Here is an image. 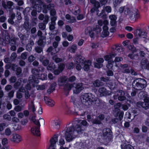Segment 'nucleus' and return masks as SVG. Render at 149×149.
<instances>
[{
	"label": "nucleus",
	"mask_w": 149,
	"mask_h": 149,
	"mask_svg": "<svg viewBox=\"0 0 149 149\" xmlns=\"http://www.w3.org/2000/svg\"><path fill=\"white\" fill-rule=\"evenodd\" d=\"M70 123L67 125L65 134L66 141H71L77 137L79 134L83 133L85 130L84 127L87 125L88 123L85 120H77L73 122L72 125Z\"/></svg>",
	"instance_id": "f257e3e1"
},
{
	"label": "nucleus",
	"mask_w": 149,
	"mask_h": 149,
	"mask_svg": "<svg viewBox=\"0 0 149 149\" xmlns=\"http://www.w3.org/2000/svg\"><path fill=\"white\" fill-rule=\"evenodd\" d=\"M45 68L42 66L40 65L38 68H33L32 70V73L33 74L31 75L29 78L30 83H33L37 84L39 82L38 79L44 80L47 79V75L45 74H40V72H43Z\"/></svg>",
	"instance_id": "f03ea898"
},
{
	"label": "nucleus",
	"mask_w": 149,
	"mask_h": 149,
	"mask_svg": "<svg viewBox=\"0 0 149 149\" xmlns=\"http://www.w3.org/2000/svg\"><path fill=\"white\" fill-rule=\"evenodd\" d=\"M81 101L82 103L86 106H90L91 105H98L99 100L98 98L91 93H85L81 97Z\"/></svg>",
	"instance_id": "7ed1b4c3"
},
{
	"label": "nucleus",
	"mask_w": 149,
	"mask_h": 149,
	"mask_svg": "<svg viewBox=\"0 0 149 149\" xmlns=\"http://www.w3.org/2000/svg\"><path fill=\"white\" fill-rule=\"evenodd\" d=\"M147 86V82L144 79L137 78L132 83V87L135 90H140L143 89Z\"/></svg>",
	"instance_id": "20e7f679"
},
{
	"label": "nucleus",
	"mask_w": 149,
	"mask_h": 149,
	"mask_svg": "<svg viewBox=\"0 0 149 149\" xmlns=\"http://www.w3.org/2000/svg\"><path fill=\"white\" fill-rule=\"evenodd\" d=\"M91 3L93 5V6L90 10V12L91 13H93L95 11L96 12L97 15L99 17H105V16L102 14L104 13V10H102L101 13H99V10L98 8L100 7V5L99 2L96 1V0H90Z\"/></svg>",
	"instance_id": "39448f33"
},
{
	"label": "nucleus",
	"mask_w": 149,
	"mask_h": 149,
	"mask_svg": "<svg viewBox=\"0 0 149 149\" xmlns=\"http://www.w3.org/2000/svg\"><path fill=\"white\" fill-rule=\"evenodd\" d=\"M116 95L113 96L114 99L118 98L119 101H123L126 99L125 93L124 91L122 90L117 91L116 92Z\"/></svg>",
	"instance_id": "423d86ee"
},
{
	"label": "nucleus",
	"mask_w": 149,
	"mask_h": 149,
	"mask_svg": "<svg viewBox=\"0 0 149 149\" xmlns=\"http://www.w3.org/2000/svg\"><path fill=\"white\" fill-rule=\"evenodd\" d=\"M144 99L143 102H139L137 103V106H141L145 109H147L149 108V97L146 98Z\"/></svg>",
	"instance_id": "0eeeda50"
},
{
	"label": "nucleus",
	"mask_w": 149,
	"mask_h": 149,
	"mask_svg": "<svg viewBox=\"0 0 149 149\" xmlns=\"http://www.w3.org/2000/svg\"><path fill=\"white\" fill-rule=\"evenodd\" d=\"M36 126H33L31 129V133L34 135L39 136L40 135V124L36 125Z\"/></svg>",
	"instance_id": "6e6552de"
},
{
	"label": "nucleus",
	"mask_w": 149,
	"mask_h": 149,
	"mask_svg": "<svg viewBox=\"0 0 149 149\" xmlns=\"http://www.w3.org/2000/svg\"><path fill=\"white\" fill-rule=\"evenodd\" d=\"M98 92L100 93L101 96L110 95L111 93V91H107L106 88L103 87L100 88L98 90Z\"/></svg>",
	"instance_id": "1a4fd4ad"
},
{
	"label": "nucleus",
	"mask_w": 149,
	"mask_h": 149,
	"mask_svg": "<svg viewBox=\"0 0 149 149\" xmlns=\"http://www.w3.org/2000/svg\"><path fill=\"white\" fill-rule=\"evenodd\" d=\"M141 66L143 69L149 70V61L147 59H142L140 62Z\"/></svg>",
	"instance_id": "9d476101"
},
{
	"label": "nucleus",
	"mask_w": 149,
	"mask_h": 149,
	"mask_svg": "<svg viewBox=\"0 0 149 149\" xmlns=\"http://www.w3.org/2000/svg\"><path fill=\"white\" fill-rule=\"evenodd\" d=\"M103 135L105 138L111 139L112 137V132L109 128L104 129L103 130Z\"/></svg>",
	"instance_id": "9b49d317"
},
{
	"label": "nucleus",
	"mask_w": 149,
	"mask_h": 149,
	"mask_svg": "<svg viewBox=\"0 0 149 149\" xmlns=\"http://www.w3.org/2000/svg\"><path fill=\"white\" fill-rule=\"evenodd\" d=\"M12 141L16 143H18L21 140V137L19 134H14L12 135V137L10 139Z\"/></svg>",
	"instance_id": "f8f14e48"
},
{
	"label": "nucleus",
	"mask_w": 149,
	"mask_h": 149,
	"mask_svg": "<svg viewBox=\"0 0 149 149\" xmlns=\"http://www.w3.org/2000/svg\"><path fill=\"white\" fill-rule=\"evenodd\" d=\"M147 32L143 29H137L135 32L134 35L136 37H140L141 36H145L147 34Z\"/></svg>",
	"instance_id": "ddd939ff"
},
{
	"label": "nucleus",
	"mask_w": 149,
	"mask_h": 149,
	"mask_svg": "<svg viewBox=\"0 0 149 149\" xmlns=\"http://www.w3.org/2000/svg\"><path fill=\"white\" fill-rule=\"evenodd\" d=\"M85 61L84 58L81 56L77 55L74 59V63L76 64H81L82 65Z\"/></svg>",
	"instance_id": "4468645a"
},
{
	"label": "nucleus",
	"mask_w": 149,
	"mask_h": 149,
	"mask_svg": "<svg viewBox=\"0 0 149 149\" xmlns=\"http://www.w3.org/2000/svg\"><path fill=\"white\" fill-rule=\"evenodd\" d=\"M84 88L82 87V84L78 83L75 85V89L73 91L74 93L76 94L79 93Z\"/></svg>",
	"instance_id": "2eb2a0df"
},
{
	"label": "nucleus",
	"mask_w": 149,
	"mask_h": 149,
	"mask_svg": "<svg viewBox=\"0 0 149 149\" xmlns=\"http://www.w3.org/2000/svg\"><path fill=\"white\" fill-rule=\"evenodd\" d=\"M109 18L110 19V24L112 26L115 27L116 26L117 19L116 16L113 15H111L109 16Z\"/></svg>",
	"instance_id": "dca6fc26"
},
{
	"label": "nucleus",
	"mask_w": 149,
	"mask_h": 149,
	"mask_svg": "<svg viewBox=\"0 0 149 149\" xmlns=\"http://www.w3.org/2000/svg\"><path fill=\"white\" fill-rule=\"evenodd\" d=\"M85 33L86 35L89 36L91 38L94 37V34L92 28L90 27H87L85 29Z\"/></svg>",
	"instance_id": "f3484780"
},
{
	"label": "nucleus",
	"mask_w": 149,
	"mask_h": 149,
	"mask_svg": "<svg viewBox=\"0 0 149 149\" xmlns=\"http://www.w3.org/2000/svg\"><path fill=\"white\" fill-rule=\"evenodd\" d=\"M133 15H134V17H133V15H131V17H129L130 19L132 21L135 22L140 17L139 13L137 11V10L134 11Z\"/></svg>",
	"instance_id": "a211bd4d"
},
{
	"label": "nucleus",
	"mask_w": 149,
	"mask_h": 149,
	"mask_svg": "<svg viewBox=\"0 0 149 149\" xmlns=\"http://www.w3.org/2000/svg\"><path fill=\"white\" fill-rule=\"evenodd\" d=\"M45 102L46 104L48 105L53 107L55 104L54 102L47 97L45 96L44 98Z\"/></svg>",
	"instance_id": "6ab92c4d"
},
{
	"label": "nucleus",
	"mask_w": 149,
	"mask_h": 149,
	"mask_svg": "<svg viewBox=\"0 0 149 149\" xmlns=\"http://www.w3.org/2000/svg\"><path fill=\"white\" fill-rule=\"evenodd\" d=\"M104 61V59L102 58H98L96 59V62L95 63V67L99 68L103 66L102 63Z\"/></svg>",
	"instance_id": "aec40b11"
},
{
	"label": "nucleus",
	"mask_w": 149,
	"mask_h": 149,
	"mask_svg": "<svg viewBox=\"0 0 149 149\" xmlns=\"http://www.w3.org/2000/svg\"><path fill=\"white\" fill-rule=\"evenodd\" d=\"M58 136L55 135L50 140V148L54 147L56 144V142L58 141Z\"/></svg>",
	"instance_id": "412c9836"
},
{
	"label": "nucleus",
	"mask_w": 149,
	"mask_h": 149,
	"mask_svg": "<svg viewBox=\"0 0 149 149\" xmlns=\"http://www.w3.org/2000/svg\"><path fill=\"white\" fill-rule=\"evenodd\" d=\"M91 61L88 60L87 61L86 60L84 62L83 64L81 65H84L83 68L84 70L88 71L89 69V66L91 65Z\"/></svg>",
	"instance_id": "4be33fe9"
},
{
	"label": "nucleus",
	"mask_w": 149,
	"mask_h": 149,
	"mask_svg": "<svg viewBox=\"0 0 149 149\" xmlns=\"http://www.w3.org/2000/svg\"><path fill=\"white\" fill-rule=\"evenodd\" d=\"M31 120L35 125L40 124V123L42 124H44V120L42 118H40L38 120H37L35 119V116H33Z\"/></svg>",
	"instance_id": "5701e85b"
},
{
	"label": "nucleus",
	"mask_w": 149,
	"mask_h": 149,
	"mask_svg": "<svg viewBox=\"0 0 149 149\" xmlns=\"http://www.w3.org/2000/svg\"><path fill=\"white\" fill-rule=\"evenodd\" d=\"M138 97L141 99L144 100L147 97H149L148 95L146 94V92L143 91H141L138 94Z\"/></svg>",
	"instance_id": "b1692460"
},
{
	"label": "nucleus",
	"mask_w": 149,
	"mask_h": 149,
	"mask_svg": "<svg viewBox=\"0 0 149 149\" xmlns=\"http://www.w3.org/2000/svg\"><path fill=\"white\" fill-rule=\"evenodd\" d=\"M125 9L124 10V13L126 15H128L129 17H131V15H133V13L134 11H132L131 10L127 7H125Z\"/></svg>",
	"instance_id": "393cba45"
},
{
	"label": "nucleus",
	"mask_w": 149,
	"mask_h": 149,
	"mask_svg": "<svg viewBox=\"0 0 149 149\" xmlns=\"http://www.w3.org/2000/svg\"><path fill=\"white\" fill-rule=\"evenodd\" d=\"M73 85L72 84L68 83L66 84L64 87V89L65 91H68L67 93L66 94L67 96L69 94V91L73 87Z\"/></svg>",
	"instance_id": "a878e982"
},
{
	"label": "nucleus",
	"mask_w": 149,
	"mask_h": 149,
	"mask_svg": "<svg viewBox=\"0 0 149 149\" xmlns=\"http://www.w3.org/2000/svg\"><path fill=\"white\" fill-rule=\"evenodd\" d=\"M67 80V78L65 77H61L59 79L58 81L60 86H63Z\"/></svg>",
	"instance_id": "bb28decb"
},
{
	"label": "nucleus",
	"mask_w": 149,
	"mask_h": 149,
	"mask_svg": "<svg viewBox=\"0 0 149 149\" xmlns=\"http://www.w3.org/2000/svg\"><path fill=\"white\" fill-rule=\"evenodd\" d=\"M19 40L17 37H13L9 40V43L10 45H15L16 44V41Z\"/></svg>",
	"instance_id": "cd10ccee"
},
{
	"label": "nucleus",
	"mask_w": 149,
	"mask_h": 149,
	"mask_svg": "<svg viewBox=\"0 0 149 149\" xmlns=\"http://www.w3.org/2000/svg\"><path fill=\"white\" fill-rule=\"evenodd\" d=\"M47 68V70H53L55 69L56 68L55 65L53 63H50L48 65Z\"/></svg>",
	"instance_id": "c85d7f7f"
},
{
	"label": "nucleus",
	"mask_w": 149,
	"mask_h": 149,
	"mask_svg": "<svg viewBox=\"0 0 149 149\" xmlns=\"http://www.w3.org/2000/svg\"><path fill=\"white\" fill-rule=\"evenodd\" d=\"M77 49V46L73 45L70 47H68L67 49V50L71 53H74Z\"/></svg>",
	"instance_id": "c756f323"
},
{
	"label": "nucleus",
	"mask_w": 149,
	"mask_h": 149,
	"mask_svg": "<svg viewBox=\"0 0 149 149\" xmlns=\"http://www.w3.org/2000/svg\"><path fill=\"white\" fill-rule=\"evenodd\" d=\"M43 47L37 46L35 47V51L38 53H40L43 51Z\"/></svg>",
	"instance_id": "7c9ffc66"
},
{
	"label": "nucleus",
	"mask_w": 149,
	"mask_h": 149,
	"mask_svg": "<svg viewBox=\"0 0 149 149\" xmlns=\"http://www.w3.org/2000/svg\"><path fill=\"white\" fill-rule=\"evenodd\" d=\"M131 113L133 116V118H134L135 116L138 114V110L136 108H133L131 111Z\"/></svg>",
	"instance_id": "2f4dec72"
},
{
	"label": "nucleus",
	"mask_w": 149,
	"mask_h": 149,
	"mask_svg": "<svg viewBox=\"0 0 149 149\" xmlns=\"http://www.w3.org/2000/svg\"><path fill=\"white\" fill-rule=\"evenodd\" d=\"M116 55L114 53L111 54L109 55H107L104 56V58L105 60L108 61L111 59L112 58L114 57Z\"/></svg>",
	"instance_id": "473e14b6"
},
{
	"label": "nucleus",
	"mask_w": 149,
	"mask_h": 149,
	"mask_svg": "<svg viewBox=\"0 0 149 149\" xmlns=\"http://www.w3.org/2000/svg\"><path fill=\"white\" fill-rule=\"evenodd\" d=\"M74 11L73 12V14L77 15L79 14L80 13V9L78 7H75L74 8Z\"/></svg>",
	"instance_id": "72a5a7b5"
},
{
	"label": "nucleus",
	"mask_w": 149,
	"mask_h": 149,
	"mask_svg": "<svg viewBox=\"0 0 149 149\" xmlns=\"http://www.w3.org/2000/svg\"><path fill=\"white\" fill-rule=\"evenodd\" d=\"M7 4L8 6L9 11H11L13 10V9L11 8V6L13 5V3L12 1H7Z\"/></svg>",
	"instance_id": "f704fd0d"
},
{
	"label": "nucleus",
	"mask_w": 149,
	"mask_h": 149,
	"mask_svg": "<svg viewBox=\"0 0 149 149\" xmlns=\"http://www.w3.org/2000/svg\"><path fill=\"white\" fill-rule=\"evenodd\" d=\"M114 61H108V64L107 65V67L109 69H111L113 67V64Z\"/></svg>",
	"instance_id": "c9c22d12"
},
{
	"label": "nucleus",
	"mask_w": 149,
	"mask_h": 149,
	"mask_svg": "<svg viewBox=\"0 0 149 149\" xmlns=\"http://www.w3.org/2000/svg\"><path fill=\"white\" fill-rule=\"evenodd\" d=\"M101 85L100 81L96 80L93 82V85L94 87H99Z\"/></svg>",
	"instance_id": "e433bc0d"
},
{
	"label": "nucleus",
	"mask_w": 149,
	"mask_h": 149,
	"mask_svg": "<svg viewBox=\"0 0 149 149\" xmlns=\"http://www.w3.org/2000/svg\"><path fill=\"white\" fill-rule=\"evenodd\" d=\"M38 26L40 29L44 30L45 29L46 24L43 22H41L39 23Z\"/></svg>",
	"instance_id": "4c0bfd02"
},
{
	"label": "nucleus",
	"mask_w": 149,
	"mask_h": 149,
	"mask_svg": "<svg viewBox=\"0 0 149 149\" xmlns=\"http://www.w3.org/2000/svg\"><path fill=\"white\" fill-rule=\"evenodd\" d=\"M21 79H18V81L14 85V86L15 88L17 89L18 88L19 86L21 84Z\"/></svg>",
	"instance_id": "58836bf2"
},
{
	"label": "nucleus",
	"mask_w": 149,
	"mask_h": 149,
	"mask_svg": "<svg viewBox=\"0 0 149 149\" xmlns=\"http://www.w3.org/2000/svg\"><path fill=\"white\" fill-rule=\"evenodd\" d=\"M103 10H104V12L105 11L108 13H110L111 11V7L109 6H104Z\"/></svg>",
	"instance_id": "ea45409f"
},
{
	"label": "nucleus",
	"mask_w": 149,
	"mask_h": 149,
	"mask_svg": "<svg viewBox=\"0 0 149 149\" xmlns=\"http://www.w3.org/2000/svg\"><path fill=\"white\" fill-rule=\"evenodd\" d=\"M52 59L56 63H58L61 62L62 61V58H58L56 56H53L52 57Z\"/></svg>",
	"instance_id": "a19ab883"
},
{
	"label": "nucleus",
	"mask_w": 149,
	"mask_h": 149,
	"mask_svg": "<svg viewBox=\"0 0 149 149\" xmlns=\"http://www.w3.org/2000/svg\"><path fill=\"white\" fill-rule=\"evenodd\" d=\"M29 109H31L33 113H34L36 111V109L33 102V101L31 102L30 104L29 105Z\"/></svg>",
	"instance_id": "79ce46f5"
},
{
	"label": "nucleus",
	"mask_w": 149,
	"mask_h": 149,
	"mask_svg": "<svg viewBox=\"0 0 149 149\" xmlns=\"http://www.w3.org/2000/svg\"><path fill=\"white\" fill-rule=\"evenodd\" d=\"M92 123L93 124H100L101 123V121L97 118L93 119L92 121Z\"/></svg>",
	"instance_id": "37998d69"
},
{
	"label": "nucleus",
	"mask_w": 149,
	"mask_h": 149,
	"mask_svg": "<svg viewBox=\"0 0 149 149\" xmlns=\"http://www.w3.org/2000/svg\"><path fill=\"white\" fill-rule=\"evenodd\" d=\"M37 44L38 46L44 47L45 44L44 43L43 40L40 39H39L37 41Z\"/></svg>",
	"instance_id": "c03bdc74"
},
{
	"label": "nucleus",
	"mask_w": 149,
	"mask_h": 149,
	"mask_svg": "<svg viewBox=\"0 0 149 149\" xmlns=\"http://www.w3.org/2000/svg\"><path fill=\"white\" fill-rule=\"evenodd\" d=\"M55 24L56 23H52L49 22V29L50 30L52 31L55 29Z\"/></svg>",
	"instance_id": "a18cd8bd"
},
{
	"label": "nucleus",
	"mask_w": 149,
	"mask_h": 149,
	"mask_svg": "<svg viewBox=\"0 0 149 149\" xmlns=\"http://www.w3.org/2000/svg\"><path fill=\"white\" fill-rule=\"evenodd\" d=\"M15 71L16 72V74L18 76V77H19L22 71L21 68L18 67Z\"/></svg>",
	"instance_id": "49530a36"
},
{
	"label": "nucleus",
	"mask_w": 149,
	"mask_h": 149,
	"mask_svg": "<svg viewBox=\"0 0 149 149\" xmlns=\"http://www.w3.org/2000/svg\"><path fill=\"white\" fill-rule=\"evenodd\" d=\"M18 67L17 65L13 63L10 64V67L11 69L13 71H15Z\"/></svg>",
	"instance_id": "de8ad7c7"
},
{
	"label": "nucleus",
	"mask_w": 149,
	"mask_h": 149,
	"mask_svg": "<svg viewBox=\"0 0 149 149\" xmlns=\"http://www.w3.org/2000/svg\"><path fill=\"white\" fill-rule=\"evenodd\" d=\"M13 128L15 130H21V127L18 124H16L14 125Z\"/></svg>",
	"instance_id": "09e8293b"
},
{
	"label": "nucleus",
	"mask_w": 149,
	"mask_h": 149,
	"mask_svg": "<svg viewBox=\"0 0 149 149\" xmlns=\"http://www.w3.org/2000/svg\"><path fill=\"white\" fill-rule=\"evenodd\" d=\"M122 1V0H113V3L115 6H116L118 4H120Z\"/></svg>",
	"instance_id": "8fccbe9b"
},
{
	"label": "nucleus",
	"mask_w": 149,
	"mask_h": 149,
	"mask_svg": "<svg viewBox=\"0 0 149 149\" xmlns=\"http://www.w3.org/2000/svg\"><path fill=\"white\" fill-rule=\"evenodd\" d=\"M44 20L43 21V23L45 24H47L49 20V16L47 15H45V16L44 18Z\"/></svg>",
	"instance_id": "3c124183"
},
{
	"label": "nucleus",
	"mask_w": 149,
	"mask_h": 149,
	"mask_svg": "<svg viewBox=\"0 0 149 149\" xmlns=\"http://www.w3.org/2000/svg\"><path fill=\"white\" fill-rule=\"evenodd\" d=\"M28 55V53L24 52L21 55V58L23 60H25L27 58Z\"/></svg>",
	"instance_id": "603ef678"
},
{
	"label": "nucleus",
	"mask_w": 149,
	"mask_h": 149,
	"mask_svg": "<svg viewBox=\"0 0 149 149\" xmlns=\"http://www.w3.org/2000/svg\"><path fill=\"white\" fill-rule=\"evenodd\" d=\"M109 34V33L108 31H103L102 33L101 36L102 37L104 38L108 36Z\"/></svg>",
	"instance_id": "864d4df0"
},
{
	"label": "nucleus",
	"mask_w": 149,
	"mask_h": 149,
	"mask_svg": "<svg viewBox=\"0 0 149 149\" xmlns=\"http://www.w3.org/2000/svg\"><path fill=\"white\" fill-rule=\"evenodd\" d=\"M11 133V132L9 128H7L5 130V134L7 136L10 135Z\"/></svg>",
	"instance_id": "5fc2aeb1"
},
{
	"label": "nucleus",
	"mask_w": 149,
	"mask_h": 149,
	"mask_svg": "<svg viewBox=\"0 0 149 149\" xmlns=\"http://www.w3.org/2000/svg\"><path fill=\"white\" fill-rule=\"evenodd\" d=\"M17 35L22 40H24L25 37L26 36L25 35L22 34L21 33L19 32L18 33Z\"/></svg>",
	"instance_id": "6e6d98bb"
},
{
	"label": "nucleus",
	"mask_w": 149,
	"mask_h": 149,
	"mask_svg": "<svg viewBox=\"0 0 149 149\" xmlns=\"http://www.w3.org/2000/svg\"><path fill=\"white\" fill-rule=\"evenodd\" d=\"M41 63L44 66H47L49 64V61L46 58Z\"/></svg>",
	"instance_id": "4d7b16f0"
},
{
	"label": "nucleus",
	"mask_w": 149,
	"mask_h": 149,
	"mask_svg": "<svg viewBox=\"0 0 149 149\" xmlns=\"http://www.w3.org/2000/svg\"><path fill=\"white\" fill-rule=\"evenodd\" d=\"M1 143L3 145H5L8 143V139L6 138H3L2 139Z\"/></svg>",
	"instance_id": "13d9d810"
},
{
	"label": "nucleus",
	"mask_w": 149,
	"mask_h": 149,
	"mask_svg": "<svg viewBox=\"0 0 149 149\" xmlns=\"http://www.w3.org/2000/svg\"><path fill=\"white\" fill-rule=\"evenodd\" d=\"M17 56V55L16 54L15 52H13L12 53L11 55V56L10 58H11V60L12 61H13L14 60H15Z\"/></svg>",
	"instance_id": "bf43d9fd"
},
{
	"label": "nucleus",
	"mask_w": 149,
	"mask_h": 149,
	"mask_svg": "<svg viewBox=\"0 0 149 149\" xmlns=\"http://www.w3.org/2000/svg\"><path fill=\"white\" fill-rule=\"evenodd\" d=\"M54 5L53 4H49L47 6V9L49 10H53Z\"/></svg>",
	"instance_id": "052dcab7"
},
{
	"label": "nucleus",
	"mask_w": 149,
	"mask_h": 149,
	"mask_svg": "<svg viewBox=\"0 0 149 149\" xmlns=\"http://www.w3.org/2000/svg\"><path fill=\"white\" fill-rule=\"evenodd\" d=\"M23 26L25 29L26 30H27L29 29V23L27 21L25 22L24 24H23Z\"/></svg>",
	"instance_id": "680f3d73"
},
{
	"label": "nucleus",
	"mask_w": 149,
	"mask_h": 149,
	"mask_svg": "<svg viewBox=\"0 0 149 149\" xmlns=\"http://www.w3.org/2000/svg\"><path fill=\"white\" fill-rule=\"evenodd\" d=\"M3 118L7 120L8 121L10 120L11 119L10 116L7 114H4L3 116Z\"/></svg>",
	"instance_id": "e2e57ef3"
},
{
	"label": "nucleus",
	"mask_w": 149,
	"mask_h": 149,
	"mask_svg": "<svg viewBox=\"0 0 149 149\" xmlns=\"http://www.w3.org/2000/svg\"><path fill=\"white\" fill-rule=\"evenodd\" d=\"M14 110L18 112L22 110V108L20 106H17L15 107Z\"/></svg>",
	"instance_id": "0e129e2a"
},
{
	"label": "nucleus",
	"mask_w": 149,
	"mask_h": 149,
	"mask_svg": "<svg viewBox=\"0 0 149 149\" xmlns=\"http://www.w3.org/2000/svg\"><path fill=\"white\" fill-rule=\"evenodd\" d=\"M12 88V86L10 85H6L5 88V90L7 91H8L10 90H11Z\"/></svg>",
	"instance_id": "69168bd1"
},
{
	"label": "nucleus",
	"mask_w": 149,
	"mask_h": 149,
	"mask_svg": "<svg viewBox=\"0 0 149 149\" xmlns=\"http://www.w3.org/2000/svg\"><path fill=\"white\" fill-rule=\"evenodd\" d=\"M65 67V65L63 63H60L58 66V69L62 72Z\"/></svg>",
	"instance_id": "338daca9"
},
{
	"label": "nucleus",
	"mask_w": 149,
	"mask_h": 149,
	"mask_svg": "<svg viewBox=\"0 0 149 149\" xmlns=\"http://www.w3.org/2000/svg\"><path fill=\"white\" fill-rule=\"evenodd\" d=\"M76 79V78L75 76H72L69 77L68 79V81L70 82H72L74 81Z\"/></svg>",
	"instance_id": "774afa93"
}]
</instances>
